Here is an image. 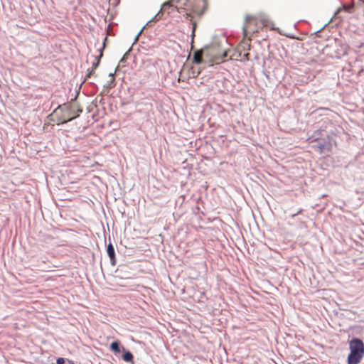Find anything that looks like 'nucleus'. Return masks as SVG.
<instances>
[{
  "label": "nucleus",
  "mask_w": 364,
  "mask_h": 364,
  "mask_svg": "<svg viewBox=\"0 0 364 364\" xmlns=\"http://www.w3.org/2000/svg\"><path fill=\"white\" fill-rule=\"evenodd\" d=\"M267 19L264 17H258L252 15L246 16L243 26L244 38L249 34L257 32L259 28L267 26Z\"/></svg>",
  "instance_id": "1"
},
{
  "label": "nucleus",
  "mask_w": 364,
  "mask_h": 364,
  "mask_svg": "<svg viewBox=\"0 0 364 364\" xmlns=\"http://www.w3.org/2000/svg\"><path fill=\"white\" fill-rule=\"evenodd\" d=\"M348 364H358L364 356V343L359 338H353L349 343Z\"/></svg>",
  "instance_id": "2"
},
{
  "label": "nucleus",
  "mask_w": 364,
  "mask_h": 364,
  "mask_svg": "<svg viewBox=\"0 0 364 364\" xmlns=\"http://www.w3.org/2000/svg\"><path fill=\"white\" fill-rule=\"evenodd\" d=\"M217 50L218 48L216 47H211L207 50L208 53L206 55L211 57L209 60L211 65L220 64L225 62L228 56V50H224L221 55L218 54Z\"/></svg>",
  "instance_id": "3"
},
{
  "label": "nucleus",
  "mask_w": 364,
  "mask_h": 364,
  "mask_svg": "<svg viewBox=\"0 0 364 364\" xmlns=\"http://www.w3.org/2000/svg\"><path fill=\"white\" fill-rule=\"evenodd\" d=\"M175 11H176L175 5L172 3L171 0H169L168 1L164 2L162 4L160 11L156 14L153 20L159 21L163 17V16L165 14H171L173 13Z\"/></svg>",
  "instance_id": "4"
},
{
  "label": "nucleus",
  "mask_w": 364,
  "mask_h": 364,
  "mask_svg": "<svg viewBox=\"0 0 364 364\" xmlns=\"http://www.w3.org/2000/svg\"><path fill=\"white\" fill-rule=\"evenodd\" d=\"M176 8V11L181 12V9H183L188 4V0H171Z\"/></svg>",
  "instance_id": "5"
},
{
  "label": "nucleus",
  "mask_w": 364,
  "mask_h": 364,
  "mask_svg": "<svg viewBox=\"0 0 364 364\" xmlns=\"http://www.w3.org/2000/svg\"><path fill=\"white\" fill-rule=\"evenodd\" d=\"M203 50H196L193 57V61L195 63L200 64L203 62Z\"/></svg>",
  "instance_id": "6"
},
{
  "label": "nucleus",
  "mask_w": 364,
  "mask_h": 364,
  "mask_svg": "<svg viewBox=\"0 0 364 364\" xmlns=\"http://www.w3.org/2000/svg\"><path fill=\"white\" fill-rule=\"evenodd\" d=\"M107 252L111 259H114L115 257L114 249L112 244H109L107 248Z\"/></svg>",
  "instance_id": "7"
},
{
  "label": "nucleus",
  "mask_w": 364,
  "mask_h": 364,
  "mask_svg": "<svg viewBox=\"0 0 364 364\" xmlns=\"http://www.w3.org/2000/svg\"><path fill=\"white\" fill-rule=\"evenodd\" d=\"M102 50H103V48L100 49V55L97 57V61L93 63V64H92V70H95L100 64V58H102V56L103 55Z\"/></svg>",
  "instance_id": "8"
},
{
  "label": "nucleus",
  "mask_w": 364,
  "mask_h": 364,
  "mask_svg": "<svg viewBox=\"0 0 364 364\" xmlns=\"http://www.w3.org/2000/svg\"><path fill=\"white\" fill-rule=\"evenodd\" d=\"M110 348L116 353L120 352L119 344L118 342H112L110 345Z\"/></svg>",
  "instance_id": "9"
},
{
  "label": "nucleus",
  "mask_w": 364,
  "mask_h": 364,
  "mask_svg": "<svg viewBox=\"0 0 364 364\" xmlns=\"http://www.w3.org/2000/svg\"><path fill=\"white\" fill-rule=\"evenodd\" d=\"M203 1V9L202 10L198 13L199 16L203 15L205 11L207 10L208 6V0H202Z\"/></svg>",
  "instance_id": "10"
},
{
  "label": "nucleus",
  "mask_w": 364,
  "mask_h": 364,
  "mask_svg": "<svg viewBox=\"0 0 364 364\" xmlns=\"http://www.w3.org/2000/svg\"><path fill=\"white\" fill-rule=\"evenodd\" d=\"M123 359H124V360L127 361V362L132 361L133 359V355L130 352H129V351L126 352L123 355Z\"/></svg>",
  "instance_id": "11"
},
{
  "label": "nucleus",
  "mask_w": 364,
  "mask_h": 364,
  "mask_svg": "<svg viewBox=\"0 0 364 364\" xmlns=\"http://www.w3.org/2000/svg\"><path fill=\"white\" fill-rule=\"evenodd\" d=\"M196 28V23L193 22V30H192V41H193V38L195 36Z\"/></svg>",
  "instance_id": "12"
},
{
  "label": "nucleus",
  "mask_w": 364,
  "mask_h": 364,
  "mask_svg": "<svg viewBox=\"0 0 364 364\" xmlns=\"http://www.w3.org/2000/svg\"><path fill=\"white\" fill-rule=\"evenodd\" d=\"M64 362H65V360H64V358H58L57 359V360H56V363H57L58 364H63V363H64Z\"/></svg>",
  "instance_id": "13"
},
{
  "label": "nucleus",
  "mask_w": 364,
  "mask_h": 364,
  "mask_svg": "<svg viewBox=\"0 0 364 364\" xmlns=\"http://www.w3.org/2000/svg\"><path fill=\"white\" fill-rule=\"evenodd\" d=\"M77 116V115H76V116H70L67 119L63 120V122L65 123V122H67L68 121H70V120L73 119L74 118H75Z\"/></svg>",
  "instance_id": "14"
},
{
  "label": "nucleus",
  "mask_w": 364,
  "mask_h": 364,
  "mask_svg": "<svg viewBox=\"0 0 364 364\" xmlns=\"http://www.w3.org/2000/svg\"><path fill=\"white\" fill-rule=\"evenodd\" d=\"M91 74H92V71H91V72H90V73L87 74V77H90Z\"/></svg>",
  "instance_id": "15"
},
{
  "label": "nucleus",
  "mask_w": 364,
  "mask_h": 364,
  "mask_svg": "<svg viewBox=\"0 0 364 364\" xmlns=\"http://www.w3.org/2000/svg\"><path fill=\"white\" fill-rule=\"evenodd\" d=\"M200 71H198V72H197V75H199V74H200Z\"/></svg>",
  "instance_id": "16"
}]
</instances>
